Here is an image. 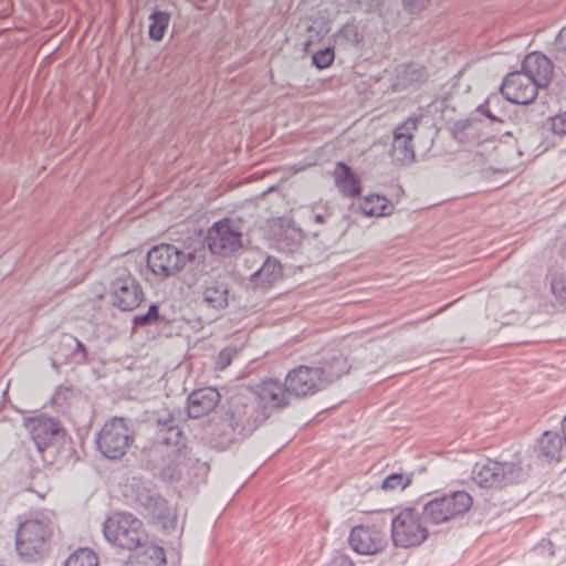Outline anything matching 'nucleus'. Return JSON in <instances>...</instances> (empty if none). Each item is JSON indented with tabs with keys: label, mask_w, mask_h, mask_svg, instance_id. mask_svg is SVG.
Wrapping results in <instances>:
<instances>
[{
	"label": "nucleus",
	"mask_w": 566,
	"mask_h": 566,
	"mask_svg": "<svg viewBox=\"0 0 566 566\" xmlns=\"http://www.w3.org/2000/svg\"><path fill=\"white\" fill-rule=\"evenodd\" d=\"M166 563L165 549L148 539L133 549L125 562V566H166Z\"/></svg>",
	"instance_id": "4be33fe9"
},
{
	"label": "nucleus",
	"mask_w": 566,
	"mask_h": 566,
	"mask_svg": "<svg viewBox=\"0 0 566 566\" xmlns=\"http://www.w3.org/2000/svg\"><path fill=\"white\" fill-rule=\"evenodd\" d=\"M521 71L534 77L539 87L545 88L553 78L554 64L545 54L532 52L523 59Z\"/></svg>",
	"instance_id": "412c9836"
},
{
	"label": "nucleus",
	"mask_w": 566,
	"mask_h": 566,
	"mask_svg": "<svg viewBox=\"0 0 566 566\" xmlns=\"http://www.w3.org/2000/svg\"><path fill=\"white\" fill-rule=\"evenodd\" d=\"M130 422L124 417H113L96 433V448L105 459L119 460L128 452L135 440Z\"/></svg>",
	"instance_id": "9d476101"
},
{
	"label": "nucleus",
	"mask_w": 566,
	"mask_h": 566,
	"mask_svg": "<svg viewBox=\"0 0 566 566\" xmlns=\"http://www.w3.org/2000/svg\"><path fill=\"white\" fill-rule=\"evenodd\" d=\"M554 48L557 52L566 54V25L560 29L554 41Z\"/></svg>",
	"instance_id": "37998d69"
},
{
	"label": "nucleus",
	"mask_w": 566,
	"mask_h": 566,
	"mask_svg": "<svg viewBox=\"0 0 566 566\" xmlns=\"http://www.w3.org/2000/svg\"><path fill=\"white\" fill-rule=\"evenodd\" d=\"M422 115L410 116L394 130L390 156L400 164L411 163L415 150L411 144L412 133L417 129Z\"/></svg>",
	"instance_id": "a211bd4d"
},
{
	"label": "nucleus",
	"mask_w": 566,
	"mask_h": 566,
	"mask_svg": "<svg viewBox=\"0 0 566 566\" xmlns=\"http://www.w3.org/2000/svg\"><path fill=\"white\" fill-rule=\"evenodd\" d=\"M564 448V439L557 431L546 430L537 439L538 457L547 462L560 461Z\"/></svg>",
	"instance_id": "393cba45"
},
{
	"label": "nucleus",
	"mask_w": 566,
	"mask_h": 566,
	"mask_svg": "<svg viewBox=\"0 0 566 566\" xmlns=\"http://www.w3.org/2000/svg\"><path fill=\"white\" fill-rule=\"evenodd\" d=\"M72 397L73 387L71 385H60L51 398V403L57 411L64 412L69 407Z\"/></svg>",
	"instance_id": "f704fd0d"
},
{
	"label": "nucleus",
	"mask_w": 566,
	"mask_h": 566,
	"mask_svg": "<svg viewBox=\"0 0 566 566\" xmlns=\"http://www.w3.org/2000/svg\"><path fill=\"white\" fill-rule=\"evenodd\" d=\"M67 338L75 345V348L72 352L74 361L78 365L86 364L88 361L86 346L74 336H67Z\"/></svg>",
	"instance_id": "ea45409f"
},
{
	"label": "nucleus",
	"mask_w": 566,
	"mask_h": 566,
	"mask_svg": "<svg viewBox=\"0 0 566 566\" xmlns=\"http://www.w3.org/2000/svg\"><path fill=\"white\" fill-rule=\"evenodd\" d=\"M102 531L109 544L127 551L149 539L143 521L130 512H114L104 521Z\"/></svg>",
	"instance_id": "1a4fd4ad"
},
{
	"label": "nucleus",
	"mask_w": 566,
	"mask_h": 566,
	"mask_svg": "<svg viewBox=\"0 0 566 566\" xmlns=\"http://www.w3.org/2000/svg\"><path fill=\"white\" fill-rule=\"evenodd\" d=\"M335 186L344 197L356 198L361 193V182L352 167L338 161L334 169Z\"/></svg>",
	"instance_id": "b1692460"
},
{
	"label": "nucleus",
	"mask_w": 566,
	"mask_h": 566,
	"mask_svg": "<svg viewBox=\"0 0 566 566\" xmlns=\"http://www.w3.org/2000/svg\"><path fill=\"white\" fill-rule=\"evenodd\" d=\"M423 521L440 525L461 518L473 505L472 495L465 490L436 491L421 497Z\"/></svg>",
	"instance_id": "0eeeda50"
},
{
	"label": "nucleus",
	"mask_w": 566,
	"mask_h": 566,
	"mask_svg": "<svg viewBox=\"0 0 566 566\" xmlns=\"http://www.w3.org/2000/svg\"><path fill=\"white\" fill-rule=\"evenodd\" d=\"M52 532L48 524L39 520L21 523L15 534V548L25 562H38L50 552Z\"/></svg>",
	"instance_id": "f8f14e48"
},
{
	"label": "nucleus",
	"mask_w": 566,
	"mask_h": 566,
	"mask_svg": "<svg viewBox=\"0 0 566 566\" xmlns=\"http://www.w3.org/2000/svg\"><path fill=\"white\" fill-rule=\"evenodd\" d=\"M324 566H355V563L346 553L342 551H335L329 562Z\"/></svg>",
	"instance_id": "a19ab883"
},
{
	"label": "nucleus",
	"mask_w": 566,
	"mask_h": 566,
	"mask_svg": "<svg viewBox=\"0 0 566 566\" xmlns=\"http://www.w3.org/2000/svg\"><path fill=\"white\" fill-rule=\"evenodd\" d=\"M451 134L460 145L470 148L493 140L500 134L509 133L489 125L488 119L474 109L467 118L458 119L452 124Z\"/></svg>",
	"instance_id": "ddd939ff"
},
{
	"label": "nucleus",
	"mask_w": 566,
	"mask_h": 566,
	"mask_svg": "<svg viewBox=\"0 0 566 566\" xmlns=\"http://www.w3.org/2000/svg\"><path fill=\"white\" fill-rule=\"evenodd\" d=\"M503 101L505 99L502 94H492L475 109L478 114H481L485 119H488L489 125L500 127L502 129L506 117V112L502 107Z\"/></svg>",
	"instance_id": "bb28decb"
},
{
	"label": "nucleus",
	"mask_w": 566,
	"mask_h": 566,
	"mask_svg": "<svg viewBox=\"0 0 566 566\" xmlns=\"http://www.w3.org/2000/svg\"><path fill=\"white\" fill-rule=\"evenodd\" d=\"M145 294L138 280L129 272L120 273L111 283V302L122 312H132L144 301Z\"/></svg>",
	"instance_id": "2eb2a0df"
},
{
	"label": "nucleus",
	"mask_w": 566,
	"mask_h": 566,
	"mask_svg": "<svg viewBox=\"0 0 566 566\" xmlns=\"http://www.w3.org/2000/svg\"><path fill=\"white\" fill-rule=\"evenodd\" d=\"M220 392L213 387H203L191 391L187 398L189 418L199 419L207 416L220 402Z\"/></svg>",
	"instance_id": "aec40b11"
},
{
	"label": "nucleus",
	"mask_w": 566,
	"mask_h": 566,
	"mask_svg": "<svg viewBox=\"0 0 566 566\" xmlns=\"http://www.w3.org/2000/svg\"><path fill=\"white\" fill-rule=\"evenodd\" d=\"M539 88V84L534 77L522 71H514L504 77L500 92L510 103L530 105L537 97Z\"/></svg>",
	"instance_id": "dca6fc26"
},
{
	"label": "nucleus",
	"mask_w": 566,
	"mask_h": 566,
	"mask_svg": "<svg viewBox=\"0 0 566 566\" xmlns=\"http://www.w3.org/2000/svg\"><path fill=\"white\" fill-rule=\"evenodd\" d=\"M23 423L44 461V453L51 448H55L61 442H63L62 452L65 453L64 460L66 463L71 462L75 464L81 460L80 454L74 449L72 438L69 437V440L65 441L67 432L59 419L45 413H40L34 417L25 418Z\"/></svg>",
	"instance_id": "423d86ee"
},
{
	"label": "nucleus",
	"mask_w": 566,
	"mask_h": 566,
	"mask_svg": "<svg viewBox=\"0 0 566 566\" xmlns=\"http://www.w3.org/2000/svg\"><path fill=\"white\" fill-rule=\"evenodd\" d=\"M339 36L353 45H359L364 42V35L359 32L358 28L353 23H346L339 30Z\"/></svg>",
	"instance_id": "4c0bfd02"
},
{
	"label": "nucleus",
	"mask_w": 566,
	"mask_h": 566,
	"mask_svg": "<svg viewBox=\"0 0 566 566\" xmlns=\"http://www.w3.org/2000/svg\"><path fill=\"white\" fill-rule=\"evenodd\" d=\"M422 514L412 506L401 509L392 515L390 536L396 547L410 548L420 546L429 537Z\"/></svg>",
	"instance_id": "9b49d317"
},
{
	"label": "nucleus",
	"mask_w": 566,
	"mask_h": 566,
	"mask_svg": "<svg viewBox=\"0 0 566 566\" xmlns=\"http://www.w3.org/2000/svg\"><path fill=\"white\" fill-rule=\"evenodd\" d=\"M158 427L155 453L160 461L153 467L154 475L165 482H177L182 476L181 465L188 455L187 437L171 411L156 419Z\"/></svg>",
	"instance_id": "f03ea898"
},
{
	"label": "nucleus",
	"mask_w": 566,
	"mask_h": 566,
	"mask_svg": "<svg viewBox=\"0 0 566 566\" xmlns=\"http://www.w3.org/2000/svg\"><path fill=\"white\" fill-rule=\"evenodd\" d=\"M134 327H145L151 325L167 324L169 319L160 314L158 304H150L145 314H138L133 317Z\"/></svg>",
	"instance_id": "7c9ffc66"
},
{
	"label": "nucleus",
	"mask_w": 566,
	"mask_h": 566,
	"mask_svg": "<svg viewBox=\"0 0 566 566\" xmlns=\"http://www.w3.org/2000/svg\"><path fill=\"white\" fill-rule=\"evenodd\" d=\"M551 290L560 303L566 304V273L554 272L551 274Z\"/></svg>",
	"instance_id": "c9c22d12"
},
{
	"label": "nucleus",
	"mask_w": 566,
	"mask_h": 566,
	"mask_svg": "<svg viewBox=\"0 0 566 566\" xmlns=\"http://www.w3.org/2000/svg\"><path fill=\"white\" fill-rule=\"evenodd\" d=\"M133 500L136 511L151 524L166 533L177 527L178 514L167 497H165L153 481L132 483Z\"/></svg>",
	"instance_id": "39448f33"
},
{
	"label": "nucleus",
	"mask_w": 566,
	"mask_h": 566,
	"mask_svg": "<svg viewBox=\"0 0 566 566\" xmlns=\"http://www.w3.org/2000/svg\"><path fill=\"white\" fill-rule=\"evenodd\" d=\"M235 355L237 349L234 347H224L218 353L216 357L214 368L217 370H224L228 366L231 365Z\"/></svg>",
	"instance_id": "58836bf2"
},
{
	"label": "nucleus",
	"mask_w": 566,
	"mask_h": 566,
	"mask_svg": "<svg viewBox=\"0 0 566 566\" xmlns=\"http://www.w3.org/2000/svg\"><path fill=\"white\" fill-rule=\"evenodd\" d=\"M334 59V48L326 46L324 49L318 50L312 55V64L318 70H324L333 64Z\"/></svg>",
	"instance_id": "e433bc0d"
},
{
	"label": "nucleus",
	"mask_w": 566,
	"mask_h": 566,
	"mask_svg": "<svg viewBox=\"0 0 566 566\" xmlns=\"http://www.w3.org/2000/svg\"><path fill=\"white\" fill-rule=\"evenodd\" d=\"M348 543L357 554L376 555L387 547L388 539L382 525L373 522L353 527Z\"/></svg>",
	"instance_id": "f3484780"
},
{
	"label": "nucleus",
	"mask_w": 566,
	"mask_h": 566,
	"mask_svg": "<svg viewBox=\"0 0 566 566\" xmlns=\"http://www.w3.org/2000/svg\"><path fill=\"white\" fill-rule=\"evenodd\" d=\"M527 476L528 471L520 460L500 462L486 458L475 462L471 472L473 482L483 489H503L522 483Z\"/></svg>",
	"instance_id": "6e6552de"
},
{
	"label": "nucleus",
	"mask_w": 566,
	"mask_h": 566,
	"mask_svg": "<svg viewBox=\"0 0 566 566\" xmlns=\"http://www.w3.org/2000/svg\"><path fill=\"white\" fill-rule=\"evenodd\" d=\"M273 409H279V407H272L270 398L264 396V382L258 391L233 396L222 418V421L232 430L233 436L229 438V441L251 436L264 423Z\"/></svg>",
	"instance_id": "7ed1b4c3"
},
{
	"label": "nucleus",
	"mask_w": 566,
	"mask_h": 566,
	"mask_svg": "<svg viewBox=\"0 0 566 566\" xmlns=\"http://www.w3.org/2000/svg\"><path fill=\"white\" fill-rule=\"evenodd\" d=\"M313 368L317 371L322 385L326 389L331 384L347 374L350 365L347 357L339 349L333 348L327 350Z\"/></svg>",
	"instance_id": "6ab92c4d"
},
{
	"label": "nucleus",
	"mask_w": 566,
	"mask_h": 566,
	"mask_svg": "<svg viewBox=\"0 0 566 566\" xmlns=\"http://www.w3.org/2000/svg\"><path fill=\"white\" fill-rule=\"evenodd\" d=\"M242 232L230 218L214 222L208 230L205 241L212 254L229 256L242 247Z\"/></svg>",
	"instance_id": "4468645a"
},
{
	"label": "nucleus",
	"mask_w": 566,
	"mask_h": 566,
	"mask_svg": "<svg viewBox=\"0 0 566 566\" xmlns=\"http://www.w3.org/2000/svg\"><path fill=\"white\" fill-rule=\"evenodd\" d=\"M264 396L270 398L272 407L284 408L290 405V397L315 395L324 387L313 366L300 365L287 373L284 382L275 379L264 380Z\"/></svg>",
	"instance_id": "20e7f679"
},
{
	"label": "nucleus",
	"mask_w": 566,
	"mask_h": 566,
	"mask_svg": "<svg viewBox=\"0 0 566 566\" xmlns=\"http://www.w3.org/2000/svg\"><path fill=\"white\" fill-rule=\"evenodd\" d=\"M551 129L557 135H566V111L551 117Z\"/></svg>",
	"instance_id": "79ce46f5"
},
{
	"label": "nucleus",
	"mask_w": 566,
	"mask_h": 566,
	"mask_svg": "<svg viewBox=\"0 0 566 566\" xmlns=\"http://www.w3.org/2000/svg\"><path fill=\"white\" fill-rule=\"evenodd\" d=\"M64 566H98V557L91 548L81 547L66 558Z\"/></svg>",
	"instance_id": "2f4dec72"
},
{
	"label": "nucleus",
	"mask_w": 566,
	"mask_h": 566,
	"mask_svg": "<svg viewBox=\"0 0 566 566\" xmlns=\"http://www.w3.org/2000/svg\"><path fill=\"white\" fill-rule=\"evenodd\" d=\"M314 221L316 223H324L326 221V218H325L324 214L317 213V214L314 216Z\"/></svg>",
	"instance_id": "a18cd8bd"
},
{
	"label": "nucleus",
	"mask_w": 566,
	"mask_h": 566,
	"mask_svg": "<svg viewBox=\"0 0 566 566\" xmlns=\"http://www.w3.org/2000/svg\"><path fill=\"white\" fill-rule=\"evenodd\" d=\"M412 478L413 473H391L382 480L381 489L385 491H402L411 484Z\"/></svg>",
	"instance_id": "72a5a7b5"
},
{
	"label": "nucleus",
	"mask_w": 566,
	"mask_h": 566,
	"mask_svg": "<svg viewBox=\"0 0 566 566\" xmlns=\"http://www.w3.org/2000/svg\"><path fill=\"white\" fill-rule=\"evenodd\" d=\"M303 241L301 230L292 228L284 231L279 240L280 249L293 253L298 250Z\"/></svg>",
	"instance_id": "473e14b6"
},
{
	"label": "nucleus",
	"mask_w": 566,
	"mask_h": 566,
	"mask_svg": "<svg viewBox=\"0 0 566 566\" xmlns=\"http://www.w3.org/2000/svg\"><path fill=\"white\" fill-rule=\"evenodd\" d=\"M560 426H562L563 439H564V443H565V448H566V415L562 419Z\"/></svg>",
	"instance_id": "c03bdc74"
},
{
	"label": "nucleus",
	"mask_w": 566,
	"mask_h": 566,
	"mask_svg": "<svg viewBox=\"0 0 566 566\" xmlns=\"http://www.w3.org/2000/svg\"><path fill=\"white\" fill-rule=\"evenodd\" d=\"M147 268L159 280L174 277L181 273L182 283L192 289L209 273L207 249L201 240L188 245L160 243L147 253Z\"/></svg>",
	"instance_id": "f257e3e1"
},
{
	"label": "nucleus",
	"mask_w": 566,
	"mask_h": 566,
	"mask_svg": "<svg viewBox=\"0 0 566 566\" xmlns=\"http://www.w3.org/2000/svg\"><path fill=\"white\" fill-rule=\"evenodd\" d=\"M229 284L224 281L212 280L202 291V303L214 310L228 306Z\"/></svg>",
	"instance_id": "cd10ccee"
},
{
	"label": "nucleus",
	"mask_w": 566,
	"mask_h": 566,
	"mask_svg": "<svg viewBox=\"0 0 566 566\" xmlns=\"http://www.w3.org/2000/svg\"><path fill=\"white\" fill-rule=\"evenodd\" d=\"M283 268L274 256H268L262 266L250 275L254 287H269L282 279Z\"/></svg>",
	"instance_id": "a878e982"
},
{
	"label": "nucleus",
	"mask_w": 566,
	"mask_h": 566,
	"mask_svg": "<svg viewBox=\"0 0 566 566\" xmlns=\"http://www.w3.org/2000/svg\"><path fill=\"white\" fill-rule=\"evenodd\" d=\"M429 78L428 69L418 63L401 64L396 67L395 91L418 88Z\"/></svg>",
	"instance_id": "5701e85b"
},
{
	"label": "nucleus",
	"mask_w": 566,
	"mask_h": 566,
	"mask_svg": "<svg viewBox=\"0 0 566 566\" xmlns=\"http://www.w3.org/2000/svg\"><path fill=\"white\" fill-rule=\"evenodd\" d=\"M357 210L367 217H386L394 211V205L384 196L369 195L358 203Z\"/></svg>",
	"instance_id": "c85d7f7f"
},
{
	"label": "nucleus",
	"mask_w": 566,
	"mask_h": 566,
	"mask_svg": "<svg viewBox=\"0 0 566 566\" xmlns=\"http://www.w3.org/2000/svg\"><path fill=\"white\" fill-rule=\"evenodd\" d=\"M150 24L148 28L149 39L159 42L164 39L170 22V14L167 11L154 10L149 14Z\"/></svg>",
	"instance_id": "c756f323"
}]
</instances>
